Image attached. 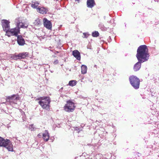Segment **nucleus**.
I'll return each mask as SVG.
<instances>
[{
    "mask_svg": "<svg viewBox=\"0 0 159 159\" xmlns=\"http://www.w3.org/2000/svg\"><path fill=\"white\" fill-rule=\"evenodd\" d=\"M109 38H110V36H109Z\"/></svg>",
    "mask_w": 159,
    "mask_h": 159,
    "instance_id": "obj_34",
    "label": "nucleus"
},
{
    "mask_svg": "<svg viewBox=\"0 0 159 159\" xmlns=\"http://www.w3.org/2000/svg\"><path fill=\"white\" fill-rule=\"evenodd\" d=\"M17 26H20L21 28H27L28 27V25H25L23 23H20L19 22L17 24Z\"/></svg>",
    "mask_w": 159,
    "mask_h": 159,
    "instance_id": "obj_19",
    "label": "nucleus"
},
{
    "mask_svg": "<svg viewBox=\"0 0 159 159\" xmlns=\"http://www.w3.org/2000/svg\"><path fill=\"white\" fill-rule=\"evenodd\" d=\"M105 18H106V16H104V19H105Z\"/></svg>",
    "mask_w": 159,
    "mask_h": 159,
    "instance_id": "obj_31",
    "label": "nucleus"
},
{
    "mask_svg": "<svg viewBox=\"0 0 159 159\" xmlns=\"http://www.w3.org/2000/svg\"><path fill=\"white\" fill-rule=\"evenodd\" d=\"M72 55L78 60H80V54L78 50H74L72 52Z\"/></svg>",
    "mask_w": 159,
    "mask_h": 159,
    "instance_id": "obj_12",
    "label": "nucleus"
},
{
    "mask_svg": "<svg viewBox=\"0 0 159 159\" xmlns=\"http://www.w3.org/2000/svg\"><path fill=\"white\" fill-rule=\"evenodd\" d=\"M0 147H3L6 148L8 151H13V145L9 139H4L0 136Z\"/></svg>",
    "mask_w": 159,
    "mask_h": 159,
    "instance_id": "obj_2",
    "label": "nucleus"
},
{
    "mask_svg": "<svg viewBox=\"0 0 159 159\" xmlns=\"http://www.w3.org/2000/svg\"><path fill=\"white\" fill-rule=\"evenodd\" d=\"M43 138L44 140L46 141H47L49 139V135L48 131L46 130L45 132L43 134Z\"/></svg>",
    "mask_w": 159,
    "mask_h": 159,
    "instance_id": "obj_14",
    "label": "nucleus"
},
{
    "mask_svg": "<svg viewBox=\"0 0 159 159\" xmlns=\"http://www.w3.org/2000/svg\"><path fill=\"white\" fill-rule=\"evenodd\" d=\"M92 35L93 37H97L99 36V34L98 31H95L92 32Z\"/></svg>",
    "mask_w": 159,
    "mask_h": 159,
    "instance_id": "obj_22",
    "label": "nucleus"
},
{
    "mask_svg": "<svg viewBox=\"0 0 159 159\" xmlns=\"http://www.w3.org/2000/svg\"><path fill=\"white\" fill-rule=\"evenodd\" d=\"M19 99L18 95H13L11 96H8L7 99V101L12 106H14L15 104H17V100Z\"/></svg>",
    "mask_w": 159,
    "mask_h": 159,
    "instance_id": "obj_5",
    "label": "nucleus"
},
{
    "mask_svg": "<svg viewBox=\"0 0 159 159\" xmlns=\"http://www.w3.org/2000/svg\"><path fill=\"white\" fill-rule=\"evenodd\" d=\"M95 5L94 0H87V7L89 8H92Z\"/></svg>",
    "mask_w": 159,
    "mask_h": 159,
    "instance_id": "obj_13",
    "label": "nucleus"
},
{
    "mask_svg": "<svg viewBox=\"0 0 159 159\" xmlns=\"http://www.w3.org/2000/svg\"><path fill=\"white\" fill-rule=\"evenodd\" d=\"M77 81L75 80H71L70 81L69 83V85L71 86H73L76 85Z\"/></svg>",
    "mask_w": 159,
    "mask_h": 159,
    "instance_id": "obj_20",
    "label": "nucleus"
},
{
    "mask_svg": "<svg viewBox=\"0 0 159 159\" xmlns=\"http://www.w3.org/2000/svg\"><path fill=\"white\" fill-rule=\"evenodd\" d=\"M58 63V61L57 60H56L54 61L53 63L54 64L56 65Z\"/></svg>",
    "mask_w": 159,
    "mask_h": 159,
    "instance_id": "obj_26",
    "label": "nucleus"
},
{
    "mask_svg": "<svg viewBox=\"0 0 159 159\" xmlns=\"http://www.w3.org/2000/svg\"><path fill=\"white\" fill-rule=\"evenodd\" d=\"M4 31L6 32V35L8 36V37H10L11 35V34L9 32V31H7V30H5Z\"/></svg>",
    "mask_w": 159,
    "mask_h": 159,
    "instance_id": "obj_25",
    "label": "nucleus"
},
{
    "mask_svg": "<svg viewBox=\"0 0 159 159\" xmlns=\"http://www.w3.org/2000/svg\"><path fill=\"white\" fill-rule=\"evenodd\" d=\"M33 126H34V125L33 124H31V125H30L29 126V128L30 129H34V128L33 127Z\"/></svg>",
    "mask_w": 159,
    "mask_h": 159,
    "instance_id": "obj_27",
    "label": "nucleus"
},
{
    "mask_svg": "<svg viewBox=\"0 0 159 159\" xmlns=\"http://www.w3.org/2000/svg\"><path fill=\"white\" fill-rule=\"evenodd\" d=\"M20 27L17 26L14 28L9 29V32L11 34V35L17 37L18 34L20 33Z\"/></svg>",
    "mask_w": 159,
    "mask_h": 159,
    "instance_id": "obj_9",
    "label": "nucleus"
},
{
    "mask_svg": "<svg viewBox=\"0 0 159 159\" xmlns=\"http://www.w3.org/2000/svg\"><path fill=\"white\" fill-rule=\"evenodd\" d=\"M28 55V53L27 52H24L16 55V54H11L10 56L11 58L12 59L17 60L22 58H24Z\"/></svg>",
    "mask_w": 159,
    "mask_h": 159,
    "instance_id": "obj_7",
    "label": "nucleus"
},
{
    "mask_svg": "<svg viewBox=\"0 0 159 159\" xmlns=\"http://www.w3.org/2000/svg\"><path fill=\"white\" fill-rule=\"evenodd\" d=\"M34 24L36 25H38L41 24V22L39 18H37L34 22Z\"/></svg>",
    "mask_w": 159,
    "mask_h": 159,
    "instance_id": "obj_21",
    "label": "nucleus"
},
{
    "mask_svg": "<svg viewBox=\"0 0 159 159\" xmlns=\"http://www.w3.org/2000/svg\"><path fill=\"white\" fill-rule=\"evenodd\" d=\"M1 22L3 30L4 31H9L10 29V21L7 20L3 19L2 20Z\"/></svg>",
    "mask_w": 159,
    "mask_h": 159,
    "instance_id": "obj_8",
    "label": "nucleus"
},
{
    "mask_svg": "<svg viewBox=\"0 0 159 159\" xmlns=\"http://www.w3.org/2000/svg\"><path fill=\"white\" fill-rule=\"evenodd\" d=\"M50 102V101L49 98L46 97L42 99L39 102V103L43 109L49 110Z\"/></svg>",
    "mask_w": 159,
    "mask_h": 159,
    "instance_id": "obj_4",
    "label": "nucleus"
},
{
    "mask_svg": "<svg viewBox=\"0 0 159 159\" xmlns=\"http://www.w3.org/2000/svg\"><path fill=\"white\" fill-rule=\"evenodd\" d=\"M83 36H82L83 38H87L90 35V34H89L88 32L86 33H83Z\"/></svg>",
    "mask_w": 159,
    "mask_h": 159,
    "instance_id": "obj_24",
    "label": "nucleus"
},
{
    "mask_svg": "<svg viewBox=\"0 0 159 159\" xmlns=\"http://www.w3.org/2000/svg\"><path fill=\"white\" fill-rule=\"evenodd\" d=\"M37 11L40 13L42 14L46 13L47 11L44 7H41L40 8L38 7L37 8Z\"/></svg>",
    "mask_w": 159,
    "mask_h": 159,
    "instance_id": "obj_15",
    "label": "nucleus"
},
{
    "mask_svg": "<svg viewBox=\"0 0 159 159\" xmlns=\"http://www.w3.org/2000/svg\"><path fill=\"white\" fill-rule=\"evenodd\" d=\"M38 136L40 138L41 137V134H39L38 135Z\"/></svg>",
    "mask_w": 159,
    "mask_h": 159,
    "instance_id": "obj_28",
    "label": "nucleus"
},
{
    "mask_svg": "<svg viewBox=\"0 0 159 159\" xmlns=\"http://www.w3.org/2000/svg\"><path fill=\"white\" fill-rule=\"evenodd\" d=\"M87 68L86 66L83 65L81 67V73L82 74H85L86 73Z\"/></svg>",
    "mask_w": 159,
    "mask_h": 159,
    "instance_id": "obj_16",
    "label": "nucleus"
},
{
    "mask_svg": "<svg viewBox=\"0 0 159 159\" xmlns=\"http://www.w3.org/2000/svg\"><path fill=\"white\" fill-rule=\"evenodd\" d=\"M76 130V131H77V133H79V132H80V131H78V130L76 129V130Z\"/></svg>",
    "mask_w": 159,
    "mask_h": 159,
    "instance_id": "obj_30",
    "label": "nucleus"
},
{
    "mask_svg": "<svg viewBox=\"0 0 159 159\" xmlns=\"http://www.w3.org/2000/svg\"><path fill=\"white\" fill-rule=\"evenodd\" d=\"M98 27L101 30L103 31H106L107 29V28L105 27L103 24L102 23H100L98 25ZM109 28V27H108Z\"/></svg>",
    "mask_w": 159,
    "mask_h": 159,
    "instance_id": "obj_17",
    "label": "nucleus"
},
{
    "mask_svg": "<svg viewBox=\"0 0 159 159\" xmlns=\"http://www.w3.org/2000/svg\"><path fill=\"white\" fill-rule=\"evenodd\" d=\"M75 108L74 103L69 100L67 101V103L64 106V110L67 112H72L74 110Z\"/></svg>",
    "mask_w": 159,
    "mask_h": 159,
    "instance_id": "obj_6",
    "label": "nucleus"
},
{
    "mask_svg": "<svg viewBox=\"0 0 159 159\" xmlns=\"http://www.w3.org/2000/svg\"><path fill=\"white\" fill-rule=\"evenodd\" d=\"M102 159H108L107 158L104 157V156H103Z\"/></svg>",
    "mask_w": 159,
    "mask_h": 159,
    "instance_id": "obj_29",
    "label": "nucleus"
},
{
    "mask_svg": "<svg viewBox=\"0 0 159 159\" xmlns=\"http://www.w3.org/2000/svg\"><path fill=\"white\" fill-rule=\"evenodd\" d=\"M17 41L18 44L20 46H23L25 43L24 39L21 35L17 36Z\"/></svg>",
    "mask_w": 159,
    "mask_h": 159,
    "instance_id": "obj_11",
    "label": "nucleus"
},
{
    "mask_svg": "<svg viewBox=\"0 0 159 159\" xmlns=\"http://www.w3.org/2000/svg\"><path fill=\"white\" fill-rule=\"evenodd\" d=\"M44 26L48 30H51L52 28V24L51 21L48 20L46 18L43 19Z\"/></svg>",
    "mask_w": 159,
    "mask_h": 159,
    "instance_id": "obj_10",
    "label": "nucleus"
},
{
    "mask_svg": "<svg viewBox=\"0 0 159 159\" xmlns=\"http://www.w3.org/2000/svg\"><path fill=\"white\" fill-rule=\"evenodd\" d=\"M111 21H108V23H111Z\"/></svg>",
    "mask_w": 159,
    "mask_h": 159,
    "instance_id": "obj_32",
    "label": "nucleus"
},
{
    "mask_svg": "<svg viewBox=\"0 0 159 159\" xmlns=\"http://www.w3.org/2000/svg\"><path fill=\"white\" fill-rule=\"evenodd\" d=\"M130 83L132 87L135 89L139 88L140 85V80L136 76L132 75L129 78Z\"/></svg>",
    "mask_w": 159,
    "mask_h": 159,
    "instance_id": "obj_3",
    "label": "nucleus"
},
{
    "mask_svg": "<svg viewBox=\"0 0 159 159\" xmlns=\"http://www.w3.org/2000/svg\"><path fill=\"white\" fill-rule=\"evenodd\" d=\"M39 4V2L37 1L32 2L31 7L33 8H36Z\"/></svg>",
    "mask_w": 159,
    "mask_h": 159,
    "instance_id": "obj_18",
    "label": "nucleus"
},
{
    "mask_svg": "<svg viewBox=\"0 0 159 159\" xmlns=\"http://www.w3.org/2000/svg\"><path fill=\"white\" fill-rule=\"evenodd\" d=\"M57 52V53H58V52Z\"/></svg>",
    "mask_w": 159,
    "mask_h": 159,
    "instance_id": "obj_33",
    "label": "nucleus"
},
{
    "mask_svg": "<svg viewBox=\"0 0 159 159\" xmlns=\"http://www.w3.org/2000/svg\"><path fill=\"white\" fill-rule=\"evenodd\" d=\"M149 56L147 46L145 45L140 46L137 51L136 57L138 61L134 66V71L139 70L141 67L142 63L148 61Z\"/></svg>",
    "mask_w": 159,
    "mask_h": 159,
    "instance_id": "obj_1",
    "label": "nucleus"
},
{
    "mask_svg": "<svg viewBox=\"0 0 159 159\" xmlns=\"http://www.w3.org/2000/svg\"><path fill=\"white\" fill-rule=\"evenodd\" d=\"M103 157V156L101 154H98L96 156L97 159H102Z\"/></svg>",
    "mask_w": 159,
    "mask_h": 159,
    "instance_id": "obj_23",
    "label": "nucleus"
}]
</instances>
